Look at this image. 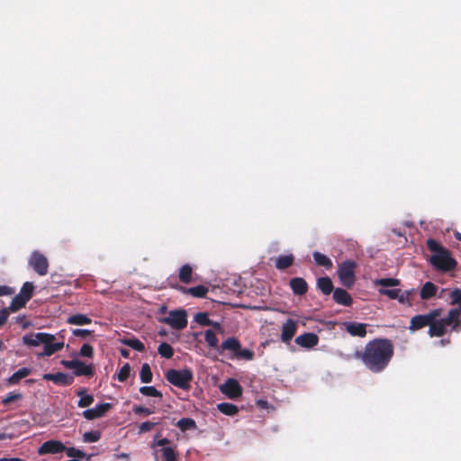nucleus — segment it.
<instances>
[{
  "label": "nucleus",
  "instance_id": "obj_1",
  "mask_svg": "<svg viewBox=\"0 0 461 461\" xmlns=\"http://www.w3.org/2000/svg\"><path fill=\"white\" fill-rule=\"evenodd\" d=\"M442 314L441 309H434L427 314L416 315L411 318L410 330H416L429 326L430 337H441L447 332L456 329L461 322V305L451 309L446 318H439Z\"/></svg>",
  "mask_w": 461,
  "mask_h": 461
},
{
  "label": "nucleus",
  "instance_id": "obj_2",
  "mask_svg": "<svg viewBox=\"0 0 461 461\" xmlns=\"http://www.w3.org/2000/svg\"><path fill=\"white\" fill-rule=\"evenodd\" d=\"M357 355L369 370L378 373L388 366L393 355V346L389 339H377L368 342L365 350Z\"/></svg>",
  "mask_w": 461,
  "mask_h": 461
},
{
  "label": "nucleus",
  "instance_id": "obj_3",
  "mask_svg": "<svg viewBox=\"0 0 461 461\" xmlns=\"http://www.w3.org/2000/svg\"><path fill=\"white\" fill-rule=\"evenodd\" d=\"M427 246L432 253L429 261L435 268L447 271L455 267L456 261L451 258L450 253L436 240H428Z\"/></svg>",
  "mask_w": 461,
  "mask_h": 461
},
{
  "label": "nucleus",
  "instance_id": "obj_4",
  "mask_svg": "<svg viewBox=\"0 0 461 461\" xmlns=\"http://www.w3.org/2000/svg\"><path fill=\"white\" fill-rule=\"evenodd\" d=\"M167 380L181 389H188L193 379V373L188 369H169L166 374Z\"/></svg>",
  "mask_w": 461,
  "mask_h": 461
},
{
  "label": "nucleus",
  "instance_id": "obj_5",
  "mask_svg": "<svg viewBox=\"0 0 461 461\" xmlns=\"http://www.w3.org/2000/svg\"><path fill=\"white\" fill-rule=\"evenodd\" d=\"M357 264L353 260L342 262L338 268L340 282L346 287H351L355 283V268Z\"/></svg>",
  "mask_w": 461,
  "mask_h": 461
},
{
  "label": "nucleus",
  "instance_id": "obj_6",
  "mask_svg": "<svg viewBox=\"0 0 461 461\" xmlns=\"http://www.w3.org/2000/svg\"><path fill=\"white\" fill-rule=\"evenodd\" d=\"M29 265L40 276L48 273L49 262L47 258L39 251H33L29 258Z\"/></svg>",
  "mask_w": 461,
  "mask_h": 461
},
{
  "label": "nucleus",
  "instance_id": "obj_7",
  "mask_svg": "<svg viewBox=\"0 0 461 461\" xmlns=\"http://www.w3.org/2000/svg\"><path fill=\"white\" fill-rule=\"evenodd\" d=\"M164 322L176 330H183L187 325L186 312L184 310L171 311Z\"/></svg>",
  "mask_w": 461,
  "mask_h": 461
},
{
  "label": "nucleus",
  "instance_id": "obj_8",
  "mask_svg": "<svg viewBox=\"0 0 461 461\" xmlns=\"http://www.w3.org/2000/svg\"><path fill=\"white\" fill-rule=\"evenodd\" d=\"M43 351L38 354L39 357H50L64 348L63 340H57L55 335L49 334L46 342L42 344Z\"/></svg>",
  "mask_w": 461,
  "mask_h": 461
},
{
  "label": "nucleus",
  "instance_id": "obj_9",
  "mask_svg": "<svg viewBox=\"0 0 461 461\" xmlns=\"http://www.w3.org/2000/svg\"><path fill=\"white\" fill-rule=\"evenodd\" d=\"M220 388L221 392L230 399L238 398L242 393V388L239 382L232 378L228 379Z\"/></svg>",
  "mask_w": 461,
  "mask_h": 461
},
{
  "label": "nucleus",
  "instance_id": "obj_10",
  "mask_svg": "<svg viewBox=\"0 0 461 461\" xmlns=\"http://www.w3.org/2000/svg\"><path fill=\"white\" fill-rule=\"evenodd\" d=\"M298 329V322L294 320L288 319L281 327V340L287 344L295 335Z\"/></svg>",
  "mask_w": 461,
  "mask_h": 461
},
{
  "label": "nucleus",
  "instance_id": "obj_11",
  "mask_svg": "<svg viewBox=\"0 0 461 461\" xmlns=\"http://www.w3.org/2000/svg\"><path fill=\"white\" fill-rule=\"evenodd\" d=\"M65 449L66 447L62 442L59 440H48L40 447L38 453L40 455L58 454L63 452Z\"/></svg>",
  "mask_w": 461,
  "mask_h": 461
},
{
  "label": "nucleus",
  "instance_id": "obj_12",
  "mask_svg": "<svg viewBox=\"0 0 461 461\" xmlns=\"http://www.w3.org/2000/svg\"><path fill=\"white\" fill-rule=\"evenodd\" d=\"M110 408H111L110 403H108V402L101 403V404L96 405L95 408L84 411L83 416L86 420H95V419L104 416L108 411V410Z\"/></svg>",
  "mask_w": 461,
  "mask_h": 461
},
{
  "label": "nucleus",
  "instance_id": "obj_13",
  "mask_svg": "<svg viewBox=\"0 0 461 461\" xmlns=\"http://www.w3.org/2000/svg\"><path fill=\"white\" fill-rule=\"evenodd\" d=\"M47 338H49V333L46 332L32 333L23 336V341L29 347H39L46 342Z\"/></svg>",
  "mask_w": 461,
  "mask_h": 461
},
{
  "label": "nucleus",
  "instance_id": "obj_14",
  "mask_svg": "<svg viewBox=\"0 0 461 461\" xmlns=\"http://www.w3.org/2000/svg\"><path fill=\"white\" fill-rule=\"evenodd\" d=\"M319 339L313 333H304L295 339V343L302 348H311L318 344Z\"/></svg>",
  "mask_w": 461,
  "mask_h": 461
},
{
  "label": "nucleus",
  "instance_id": "obj_15",
  "mask_svg": "<svg viewBox=\"0 0 461 461\" xmlns=\"http://www.w3.org/2000/svg\"><path fill=\"white\" fill-rule=\"evenodd\" d=\"M44 380L52 381L59 385H68L73 382V377L63 373L57 374H45L43 375Z\"/></svg>",
  "mask_w": 461,
  "mask_h": 461
},
{
  "label": "nucleus",
  "instance_id": "obj_16",
  "mask_svg": "<svg viewBox=\"0 0 461 461\" xmlns=\"http://www.w3.org/2000/svg\"><path fill=\"white\" fill-rule=\"evenodd\" d=\"M154 456L156 461H175L176 453L172 447L155 448Z\"/></svg>",
  "mask_w": 461,
  "mask_h": 461
},
{
  "label": "nucleus",
  "instance_id": "obj_17",
  "mask_svg": "<svg viewBox=\"0 0 461 461\" xmlns=\"http://www.w3.org/2000/svg\"><path fill=\"white\" fill-rule=\"evenodd\" d=\"M346 330L352 336L365 337L366 334V324L358 322H346Z\"/></svg>",
  "mask_w": 461,
  "mask_h": 461
},
{
  "label": "nucleus",
  "instance_id": "obj_18",
  "mask_svg": "<svg viewBox=\"0 0 461 461\" xmlns=\"http://www.w3.org/2000/svg\"><path fill=\"white\" fill-rule=\"evenodd\" d=\"M438 292V286L435 285L432 282H426L420 292V296L422 300H429L432 297L436 296Z\"/></svg>",
  "mask_w": 461,
  "mask_h": 461
},
{
  "label": "nucleus",
  "instance_id": "obj_19",
  "mask_svg": "<svg viewBox=\"0 0 461 461\" xmlns=\"http://www.w3.org/2000/svg\"><path fill=\"white\" fill-rule=\"evenodd\" d=\"M333 298L338 303L342 304V305L348 306V305H350L352 303V299H351L349 294L341 288H337L333 292Z\"/></svg>",
  "mask_w": 461,
  "mask_h": 461
},
{
  "label": "nucleus",
  "instance_id": "obj_20",
  "mask_svg": "<svg viewBox=\"0 0 461 461\" xmlns=\"http://www.w3.org/2000/svg\"><path fill=\"white\" fill-rule=\"evenodd\" d=\"M290 286L296 294H303L307 292V284L304 279L295 277L290 280Z\"/></svg>",
  "mask_w": 461,
  "mask_h": 461
},
{
  "label": "nucleus",
  "instance_id": "obj_21",
  "mask_svg": "<svg viewBox=\"0 0 461 461\" xmlns=\"http://www.w3.org/2000/svg\"><path fill=\"white\" fill-rule=\"evenodd\" d=\"M67 321L71 325L82 326L90 324L92 322V320L85 314L77 313L70 315L68 318Z\"/></svg>",
  "mask_w": 461,
  "mask_h": 461
},
{
  "label": "nucleus",
  "instance_id": "obj_22",
  "mask_svg": "<svg viewBox=\"0 0 461 461\" xmlns=\"http://www.w3.org/2000/svg\"><path fill=\"white\" fill-rule=\"evenodd\" d=\"M221 348L222 350L233 351L236 354L237 351L240 348V343L237 339H235L233 337L228 338L226 340H224L221 343Z\"/></svg>",
  "mask_w": 461,
  "mask_h": 461
},
{
  "label": "nucleus",
  "instance_id": "obj_23",
  "mask_svg": "<svg viewBox=\"0 0 461 461\" xmlns=\"http://www.w3.org/2000/svg\"><path fill=\"white\" fill-rule=\"evenodd\" d=\"M121 343L140 352H142L145 349L144 344L140 340L134 338L122 339H121Z\"/></svg>",
  "mask_w": 461,
  "mask_h": 461
},
{
  "label": "nucleus",
  "instance_id": "obj_24",
  "mask_svg": "<svg viewBox=\"0 0 461 461\" xmlns=\"http://www.w3.org/2000/svg\"><path fill=\"white\" fill-rule=\"evenodd\" d=\"M375 285L381 286V288L387 289V287L398 286L400 280L396 278H381L374 281Z\"/></svg>",
  "mask_w": 461,
  "mask_h": 461
},
{
  "label": "nucleus",
  "instance_id": "obj_25",
  "mask_svg": "<svg viewBox=\"0 0 461 461\" xmlns=\"http://www.w3.org/2000/svg\"><path fill=\"white\" fill-rule=\"evenodd\" d=\"M318 287L324 294H330L333 289L332 282L329 277H321L317 282Z\"/></svg>",
  "mask_w": 461,
  "mask_h": 461
},
{
  "label": "nucleus",
  "instance_id": "obj_26",
  "mask_svg": "<svg viewBox=\"0 0 461 461\" xmlns=\"http://www.w3.org/2000/svg\"><path fill=\"white\" fill-rule=\"evenodd\" d=\"M312 256L317 265L324 267L328 269L331 268L332 262L327 256L317 251L314 252Z\"/></svg>",
  "mask_w": 461,
  "mask_h": 461
},
{
  "label": "nucleus",
  "instance_id": "obj_27",
  "mask_svg": "<svg viewBox=\"0 0 461 461\" xmlns=\"http://www.w3.org/2000/svg\"><path fill=\"white\" fill-rule=\"evenodd\" d=\"M140 378L144 384H148L152 381V372L149 364L145 363L142 365L140 372Z\"/></svg>",
  "mask_w": 461,
  "mask_h": 461
},
{
  "label": "nucleus",
  "instance_id": "obj_28",
  "mask_svg": "<svg viewBox=\"0 0 461 461\" xmlns=\"http://www.w3.org/2000/svg\"><path fill=\"white\" fill-rule=\"evenodd\" d=\"M204 339L209 347L213 348H219V339H218L215 332L212 331V330H207L204 332Z\"/></svg>",
  "mask_w": 461,
  "mask_h": 461
},
{
  "label": "nucleus",
  "instance_id": "obj_29",
  "mask_svg": "<svg viewBox=\"0 0 461 461\" xmlns=\"http://www.w3.org/2000/svg\"><path fill=\"white\" fill-rule=\"evenodd\" d=\"M75 375H90L92 374V368L78 360H76V367L74 368Z\"/></svg>",
  "mask_w": 461,
  "mask_h": 461
},
{
  "label": "nucleus",
  "instance_id": "obj_30",
  "mask_svg": "<svg viewBox=\"0 0 461 461\" xmlns=\"http://www.w3.org/2000/svg\"><path fill=\"white\" fill-rule=\"evenodd\" d=\"M28 301L25 300L22 295L17 294L12 301L8 310L10 312H16L19 309L23 308Z\"/></svg>",
  "mask_w": 461,
  "mask_h": 461
},
{
  "label": "nucleus",
  "instance_id": "obj_31",
  "mask_svg": "<svg viewBox=\"0 0 461 461\" xmlns=\"http://www.w3.org/2000/svg\"><path fill=\"white\" fill-rule=\"evenodd\" d=\"M218 410L226 415H235L238 412V407L232 403L223 402L218 404Z\"/></svg>",
  "mask_w": 461,
  "mask_h": 461
},
{
  "label": "nucleus",
  "instance_id": "obj_32",
  "mask_svg": "<svg viewBox=\"0 0 461 461\" xmlns=\"http://www.w3.org/2000/svg\"><path fill=\"white\" fill-rule=\"evenodd\" d=\"M294 257L292 255L280 256L277 260L276 267L278 269H285L293 264Z\"/></svg>",
  "mask_w": 461,
  "mask_h": 461
},
{
  "label": "nucleus",
  "instance_id": "obj_33",
  "mask_svg": "<svg viewBox=\"0 0 461 461\" xmlns=\"http://www.w3.org/2000/svg\"><path fill=\"white\" fill-rule=\"evenodd\" d=\"M31 373V370L27 367H23L21 369H19L18 371H16L15 373L13 374V375L9 378V382L11 384H16L18 383L21 379L26 377L27 375H29Z\"/></svg>",
  "mask_w": 461,
  "mask_h": 461
},
{
  "label": "nucleus",
  "instance_id": "obj_34",
  "mask_svg": "<svg viewBox=\"0 0 461 461\" xmlns=\"http://www.w3.org/2000/svg\"><path fill=\"white\" fill-rule=\"evenodd\" d=\"M192 267L189 265H185L180 268L179 278L183 283L188 284L191 282Z\"/></svg>",
  "mask_w": 461,
  "mask_h": 461
},
{
  "label": "nucleus",
  "instance_id": "obj_35",
  "mask_svg": "<svg viewBox=\"0 0 461 461\" xmlns=\"http://www.w3.org/2000/svg\"><path fill=\"white\" fill-rule=\"evenodd\" d=\"M158 354L161 357H166V358L172 357V356L174 354L172 347L169 344L166 343V342L161 343L158 346Z\"/></svg>",
  "mask_w": 461,
  "mask_h": 461
},
{
  "label": "nucleus",
  "instance_id": "obj_36",
  "mask_svg": "<svg viewBox=\"0 0 461 461\" xmlns=\"http://www.w3.org/2000/svg\"><path fill=\"white\" fill-rule=\"evenodd\" d=\"M33 289L34 286L32 283L26 282L23 284L19 294L25 298V300L29 301L32 298Z\"/></svg>",
  "mask_w": 461,
  "mask_h": 461
},
{
  "label": "nucleus",
  "instance_id": "obj_37",
  "mask_svg": "<svg viewBox=\"0 0 461 461\" xmlns=\"http://www.w3.org/2000/svg\"><path fill=\"white\" fill-rule=\"evenodd\" d=\"M186 292L195 297H204L208 292V289L203 285H198L195 287L188 288Z\"/></svg>",
  "mask_w": 461,
  "mask_h": 461
},
{
  "label": "nucleus",
  "instance_id": "obj_38",
  "mask_svg": "<svg viewBox=\"0 0 461 461\" xmlns=\"http://www.w3.org/2000/svg\"><path fill=\"white\" fill-rule=\"evenodd\" d=\"M140 392L146 396L150 397H161L162 394L154 386H142L140 388Z\"/></svg>",
  "mask_w": 461,
  "mask_h": 461
},
{
  "label": "nucleus",
  "instance_id": "obj_39",
  "mask_svg": "<svg viewBox=\"0 0 461 461\" xmlns=\"http://www.w3.org/2000/svg\"><path fill=\"white\" fill-rule=\"evenodd\" d=\"M194 321L203 326H210L212 324V321L209 319V316L206 312H198L195 314Z\"/></svg>",
  "mask_w": 461,
  "mask_h": 461
},
{
  "label": "nucleus",
  "instance_id": "obj_40",
  "mask_svg": "<svg viewBox=\"0 0 461 461\" xmlns=\"http://www.w3.org/2000/svg\"><path fill=\"white\" fill-rule=\"evenodd\" d=\"M178 427L182 430L192 429L195 428V422L192 419L184 418L177 422Z\"/></svg>",
  "mask_w": 461,
  "mask_h": 461
},
{
  "label": "nucleus",
  "instance_id": "obj_41",
  "mask_svg": "<svg viewBox=\"0 0 461 461\" xmlns=\"http://www.w3.org/2000/svg\"><path fill=\"white\" fill-rule=\"evenodd\" d=\"M131 373V366L129 364H125L120 369L117 377L120 382H124L130 375Z\"/></svg>",
  "mask_w": 461,
  "mask_h": 461
},
{
  "label": "nucleus",
  "instance_id": "obj_42",
  "mask_svg": "<svg viewBox=\"0 0 461 461\" xmlns=\"http://www.w3.org/2000/svg\"><path fill=\"white\" fill-rule=\"evenodd\" d=\"M100 437L101 435L98 431H89L83 435L84 441L88 443L97 442Z\"/></svg>",
  "mask_w": 461,
  "mask_h": 461
},
{
  "label": "nucleus",
  "instance_id": "obj_43",
  "mask_svg": "<svg viewBox=\"0 0 461 461\" xmlns=\"http://www.w3.org/2000/svg\"><path fill=\"white\" fill-rule=\"evenodd\" d=\"M22 398V394L18 393H9L5 398H3L2 402L5 405H8L14 402H16Z\"/></svg>",
  "mask_w": 461,
  "mask_h": 461
},
{
  "label": "nucleus",
  "instance_id": "obj_44",
  "mask_svg": "<svg viewBox=\"0 0 461 461\" xmlns=\"http://www.w3.org/2000/svg\"><path fill=\"white\" fill-rule=\"evenodd\" d=\"M64 451H66L68 456L73 457L74 459L83 458L85 456V453L83 451L75 447H66Z\"/></svg>",
  "mask_w": 461,
  "mask_h": 461
},
{
  "label": "nucleus",
  "instance_id": "obj_45",
  "mask_svg": "<svg viewBox=\"0 0 461 461\" xmlns=\"http://www.w3.org/2000/svg\"><path fill=\"white\" fill-rule=\"evenodd\" d=\"M236 357H240V358H244V359H247V360H251L254 357V353L253 351L249 350V349H241V348L237 351L236 353Z\"/></svg>",
  "mask_w": 461,
  "mask_h": 461
},
{
  "label": "nucleus",
  "instance_id": "obj_46",
  "mask_svg": "<svg viewBox=\"0 0 461 461\" xmlns=\"http://www.w3.org/2000/svg\"><path fill=\"white\" fill-rule=\"evenodd\" d=\"M379 294L388 296L390 299H394L398 297V294L400 293L399 289H384L380 288L378 290Z\"/></svg>",
  "mask_w": 461,
  "mask_h": 461
},
{
  "label": "nucleus",
  "instance_id": "obj_47",
  "mask_svg": "<svg viewBox=\"0 0 461 461\" xmlns=\"http://www.w3.org/2000/svg\"><path fill=\"white\" fill-rule=\"evenodd\" d=\"M93 402H94V397L92 395H90V394L84 395V397L79 399L77 405L80 408H86V407H88L89 405H91L93 403Z\"/></svg>",
  "mask_w": 461,
  "mask_h": 461
},
{
  "label": "nucleus",
  "instance_id": "obj_48",
  "mask_svg": "<svg viewBox=\"0 0 461 461\" xmlns=\"http://www.w3.org/2000/svg\"><path fill=\"white\" fill-rule=\"evenodd\" d=\"M162 447H171L169 446V440L167 438L157 439V437L154 439V443L152 445V448H162Z\"/></svg>",
  "mask_w": 461,
  "mask_h": 461
},
{
  "label": "nucleus",
  "instance_id": "obj_49",
  "mask_svg": "<svg viewBox=\"0 0 461 461\" xmlns=\"http://www.w3.org/2000/svg\"><path fill=\"white\" fill-rule=\"evenodd\" d=\"M451 302L450 304H460L461 303V290L456 289L450 294Z\"/></svg>",
  "mask_w": 461,
  "mask_h": 461
},
{
  "label": "nucleus",
  "instance_id": "obj_50",
  "mask_svg": "<svg viewBox=\"0 0 461 461\" xmlns=\"http://www.w3.org/2000/svg\"><path fill=\"white\" fill-rule=\"evenodd\" d=\"M133 412L135 414H143L145 416H149L152 414L154 411L149 408L143 407V406H133Z\"/></svg>",
  "mask_w": 461,
  "mask_h": 461
},
{
  "label": "nucleus",
  "instance_id": "obj_51",
  "mask_svg": "<svg viewBox=\"0 0 461 461\" xmlns=\"http://www.w3.org/2000/svg\"><path fill=\"white\" fill-rule=\"evenodd\" d=\"M395 299H397L400 303L406 304L409 307L411 306L412 304L411 299L404 293L400 292L398 294V297H396Z\"/></svg>",
  "mask_w": 461,
  "mask_h": 461
},
{
  "label": "nucleus",
  "instance_id": "obj_52",
  "mask_svg": "<svg viewBox=\"0 0 461 461\" xmlns=\"http://www.w3.org/2000/svg\"><path fill=\"white\" fill-rule=\"evenodd\" d=\"M80 354L84 357H90L93 355V348L88 344H84L81 347Z\"/></svg>",
  "mask_w": 461,
  "mask_h": 461
},
{
  "label": "nucleus",
  "instance_id": "obj_53",
  "mask_svg": "<svg viewBox=\"0 0 461 461\" xmlns=\"http://www.w3.org/2000/svg\"><path fill=\"white\" fill-rule=\"evenodd\" d=\"M72 333L76 337L86 338L92 333V331L85 329H75L73 330Z\"/></svg>",
  "mask_w": 461,
  "mask_h": 461
},
{
  "label": "nucleus",
  "instance_id": "obj_54",
  "mask_svg": "<svg viewBox=\"0 0 461 461\" xmlns=\"http://www.w3.org/2000/svg\"><path fill=\"white\" fill-rule=\"evenodd\" d=\"M155 426L154 422L146 421L140 424V433H144L147 431H149L152 429V428Z\"/></svg>",
  "mask_w": 461,
  "mask_h": 461
},
{
  "label": "nucleus",
  "instance_id": "obj_55",
  "mask_svg": "<svg viewBox=\"0 0 461 461\" xmlns=\"http://www.w3.org/2000/svg\"><path fill=\"white\" fill-rule=\"evenodd\" d=\"M14 293V290L7 285H0V296L11 295Z\"/></svg>",
  "mask_w": 461,
  "mask_h": 461
},
{
  "label": "nucleus",
  "instance_id": "obj_56",
  "mask_svg": "<svg viewBox=\"0 0 461 461\" xmlns=\"http://www.w3.org/2000/svg\"><path fill=\"white\" fill-rule=\"evenodd\" d=\"M9 316V310L7 308L0 311V326L5 323Z\"/></svg>",
  "mask_w": 461,
  "mask_h": 461
},
{
  "label": "nucleus",
  "instance_id": "obj_57",
  "mask_svg": "<svg viewBox=\"0 0 461 461\" xmlns=\"http://www.w3.org/2000/svg\"><path fill=\"white\" fill-rule=\"evenodd\" d=\"M63 365L68 367V368H70V369H73L76 367V360H72V361H63L62 362Z\"/></svg>",
  "mask_w": 461,
  "mask_h": 461
},
{
  "label": "nucleus",
  "instance_id": "obj_58",
  "mask_svg": "<svg viewBox=\"0 0 461 461\" xmlns=\"http://www.w3.org/2000/svg\"><path fill=\"white\" fill-rule=\"evenodd\" d=\"M210 326H212L218 332L223 333V329L219 322L212 321V324H211Z\"/></svg>",
  "mask_w": 461,
  "mask_h": 461
},
{
  "label": "nucleus",
  "instance_id": "obj_59",
  "mask_svg": "<svg viewBox=\"0 0 461 461\" xmlns=\"http://www.w3.org/2000/svg\"><path fill=\"white\" fill-rule=\"evenodd\" d=\"M120 352H121V355H122L123 357H125V358H128V357H130V352H129V350H127V349L122 348V349L120 350Z\"/></svg>",
  "mask_w": 461,
  "mask_h": 461
},
{
  "label": "nucleus",
  "instance_id": "obj_60",
  "mask_svg": "<svg viewBox=\"0 0 461 461\" xmlns=\"http://www.w3.org/2000/svg\"><path fill=\"white\" fill-rule=\"evenodd\" d=\"M403 293L406 295H408V297L411 299V297L416 294V290L415 289H411V290H407V291H405Z\"/></svg>",
  "mask_w": 461,
  "mask_h": 461
},
{
  "label": "nucleus",
  "instance_id": "obj_61",
  "mask_svg": "<svg viewBox=\"0 0 461 461\" xmlns=\"http://www.w3.org/2000/svg\"><path fill=\"white\" fill-rule=\"evenodd\" d=\"M80 398L84 397V395H88L86 392V390L82 389V390H79L77 393Z\"/></svg>",
  "mask_w": 461,
  "mask_h": 461
},
{
  "label": "nucleus",
  "instance_id": "obj_62",
  "mask_svg": "<svg viewBox=\"0 0 461 461\" xmlns=\"http://www.w3.org/2000/svg\"><path fill=\"white\" fill-rule=\"evenodd\" d=\"M455 237H456V240H460V241H461V233H459V232H456V233H455Z\"/></svg>",
  "mask_w": 461,
  "mask_h": 461
},
{
  "label": "nucleus",
  "instance_id": "obj_63",
  "mask_svg": "<svg viewBox=\"0 0 461 461\" xmlns=\"http://www.w3.org/2000/svg\"><path fill=\"white\" fill-rule=\"evenodd\" d=\"M438 343H439L441 346H445L446 344H447V343H448V340L441 339Z\"/></svg>",
  "mask_w": 461,
  "mask_h": 461
},
{
  "label": "nucleus",
  "instance_id": "obj_64",
  "mask_svg": "<svg viewBox=\"0 0 461 461\" xmlns=\"http://www.w3.org/2000/svg\"><path fill=\"white\" fill-rule=\"evenodd\" d=\"M68 461H78L77 459H70V460H68Z\"/></svg>",
  "mask_w": 461,
  "mask_h": 461
}]
</instances>
